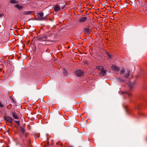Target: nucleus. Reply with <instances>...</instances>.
I'll return each instance as SVG.
<instances>
[{
	"instance_id": "9b49d317",
	"label": "nucleus",
	"mask_w": 147,
	"mask_h": 147,
	"mask_svg": "<svg viewBox=\"0 0 147 147\" xmlns=\"http://www.w3.org/2000/svg\"><path fill=\"white\" fill-rule=\"evenodd\" d=\"M127 73L125 74V77L128 78L130 75V71L129 69H127Z\"/></svg>"
},
{
	"instance_id": "1a4fd4ad",
	"label": "nucleus",
	"mask_w": 147,
	"mask_h": 147,
	"mask_svg": "<svg viewBox=\"0 0 147 147\" xmlns=\"http://www.w3.org/2000/svg\"><path fill=\"white\" fill-rule=\"evenodd\" d=\"M87 17H83L80 19L79 21L80 22H84L87 20Z\"/></svg>"
},
{
	"instance_id": "f257e3e1",
	"label": "nucleus",
	"mask_w": 147,
	"mask_h": 147,
	"mask_svg": "<svg viewBox=\"0 0 147 147\" xmlns=\"http://www.w3.org/2000/svg\"><path fill=\"white\" fill-rule=\"evenodd\" d=\"M4 118V119L8 122L11 124L13 123V119L12 117L9 116H5Z\"/></svg>"
},
{
	"instance_id": "20e7f679",
	"label": "nucleus",
	"mask_w": 147,
	"mask_h": 147,
	"mask_svg": "<svg viewBox=\"0 0 147 147\" xmlns=\"http://www.w3.org/2000/svg\"><path fill=\"white\" fill-rule=\"evenodd\" d=\"M60 7L58 5H55L54 7V10L55 11H57L60 10Z\"/></svg>"
},
{
	"instance_id": "7ed1b4c3",
	"label": "nucleus",
	"mask_w": 147,
	"mask_h": 147,
	"mask_svg": "<svg viewBox=\"0 0 147 147\" xmlns=\"http://www.w3.org/2000/svg\"><path fill=\"white\" fill-rule=\"evenodd\" d=\"M111 68L113 70L116 71H118L119 70V67L115 65L112 66Z\"/></svg>"
},
{
	"instance_id": "4be33fe9",
	"label": "nucleus",
	"mask_w": 147,
	"mask_h": 147,
	"mask_svg": "<svg viewBox=\"0 0 147 147\" xmlns=\"http://www.w3.org/2000/svg\"><path fill=\"white\" fill-rule=\"evenodd\" d=\"M0 107H3V106L2 104L0 102Z\"/></svg>"
},
{
	"instance_id": "a211bd4d",
	"label": "nucleus",
	"mask_w": 147,
	"mask_h": 147,
	"mask_svg": "<svg viewBox=\"0 0 147 147\" xmlns=\"http://www.w3.org/2000/svg\"><path fill=\"white\" fill-rule=\"evenodd\" d=\"M10 99L13 102H15V101L14 100V99L12 96L10 97Z\"/></svg>"
},
{
	"instance_id": "39448f33",
	"label": "nucleus",
	"mask_w": 147,
	"mask_h": 147,
	"mask_svg": "<svg viewBox=\"0 0 147 147\" xmlns=\"http://www.w3.org/2000/svg\"><path fill=\"white\" fill-rule=\"evenodd\" d=\"M106 74V71L104 70V69L101 70L100 73V75L101 76H102L105 75Z\"/></svg>"
},
{
	"instance_id": "393cba45",
	"label": "nucleus",
	"mask_w": 147,
	"mask_h": 147,
	"mask_svg": "<svg viewBox=\"0 0 147 147\" xmlns=\"http://www.w3.org/2000/svg\"><path fill=\"white\" fill-rule=\"evenodd\" d=\"M146 140L147 141V138H146Z\"/></svg>"
},
{
	"instance_id": "f8f14e48",
	"label": "nucleus",
	"mask_w": 147,
	"mask_h": 147,
	"mask_svg": "<svg viewBox=\"0 0 147 147\" xmlns=\"http://www.w3.org/2000/svg\"><path fill=\"white\" fill-rule=\"evenodd\" d=\"M32 12V11H26L23 13V15H29Z\"/></svg>"
},
{
	"instance_id": "5701e85b",
	"label": "nucleus",
	"mask_w": 147,
	"mask_h": 147,
	"mask_svg": "<svg viewBox=\"0 0 147 147\" xmlns=\"http://www.w3.org/2000/svg\"><path fill=\"white\" fill-rule=\"evenodd\" d=\"M127 93L129 96H130L131 95V93L130 92H127Z\"/></svg>"
},
{
	"instance_id": "ddd939ff",
	"label": "nucleus",
	"mask_w": 147,
	"mask_h": 147,
	"mask_svg": "<svg viewBox=\"0 0 147 147\" xmlns=\"http://www.w3.org/2000/svg\"><path fill=\"white\" fill-rule=\"evenodd\" d=\"M96 68L98 69L99 70L101 71L104 69V67L102 66H98L96 67Z\"/></svg>"
},
{
	"instance_id": "f03ea898",
	"label": "nucleus",
	"mask_w": 147,
	"mask_h": 147,
	"mask_svg": "<svg viewBox=\"0 0 147 147\" xmlns=\"http://www.w3.org/2000/svg\"><path fill=\"white\" fill-rule=\"evenodd\" d=\"M83 73V72L81 70H78L76 71V75L78 76H82Z\"/></svg>"
},
{
	"instance_id": "9d476101",
	"label": "nucleus",
	"mask_w": 147,
	"mask_h": 147,
	"mask_svg": "<svg viewBox=\"0 0 147 147\" xmlns=\"http://www.w3.org/2000/svg\"><path fill=\"white\" fill-rule=\"evenodd\" d=\"M15 7L19 10L22 9L24 7L23 6L20 5L19 4L16 5Z\"/></svg>"
},
{
	"instance_id": "0eeeda50",
	"label": "nucleus",
	"mask_w": 147,
	"mask_h": 147,
	"mask_svg": "<svg viewBox=\"0 0 147 147\" xmlns=\"http://www.w3.org/2000/svg\"><path fill=\"white\" fill-rule=\"evenodd\" d=\"M47 36H45L39 37V39L41 41H44L47 40Z\"/></svg>"
},
{
	"instance_id": "423d86ee",
	"label": "nucleus",
	"mask_w": 147,
	"mask_h": 147,
	"mask_svg": "<svg viewBox=\"0 0 147 147\" xmlns=\"http://www.w3.org/2000/svg\"><path fill=\"white\" fill-rule=\"evenodd\" d=\"M12 115L13 117L15 119H19L18 116L15 112H13L12 113Z\"/></svg>"
},
{
	"instance_id": "6ab92c4d",
	"label": "nucleus",
	"mask_w": 147,
	"mask_h": 147,
	"mask_svg": "<svg viewBox=\"0 0 147 147\" xmlns=\"http://www.w3.org/2000/svg\"><path fill=\"white\" fill-rule=\"evenodd\" d=\"M15 122L16 123L18 124V125H20V121H15Z\"/></svg>"
},
{
	"instance_id": "b1692460",
	"label": "nucleus",
	"mask_w": 147,
	"mask_h": 147,
	"mask_svg": "<svg viewBox=\"0 0 147 147\" xmlns=\"http://www.w3.org/2000/svg\"><path fill=\"white\" fill-rule=\"evenodd\" d=\"M3 14H0V17H1L3 16Z\"/></svg>"
},
{
	"instance_id": "aec40b11",
	"label": "nucleus",
	"mask_w": 147,
	"mask_h": 147,
	"mask_svg": "<svg viewBox=\"0 0 147 147\" xmlns=\"http://www.w3.org/2000/svg\"><path fill=\"white\" fill-rule=\"evenodd\" d=\"M21 131L23 132V133H24L25 132V130L23 127H21Z\"/></svg>"
},
{
	"instance_id": "6e6552de",
	"label": "nucleus",
	"mask_w": 147,
	"mask_h": 147,
	"mask_svg": "<svg viewBox=\"0 0 147 147\" xmlns=\"http://www.w3.org/2000/svg\"><path fill=\"white\" fill-rule=\"evenodd\" d=\"M84 32L87 34H89L91 32V30L89 28H84Z\"/></svg>"
},
{
	"instance_id": "4468645a",
	"label": "nucleus",
	"mask_w": 147,
	"mask_h": 147,
	"mask_svg": "<svg viewBox=\"0 0 147 147\" xmlns=\"http://www.w3.org/2000/svg\"><path fill=\"white\" fill-rule=\"evenodd\" d=\"M10 3L13 4H15L18 3V2L16 0H10Z\"/></svg>"
},
{
	"instance_id": "412c9836",
	"label": "nucleus",
	"mask_w": 147,
	"mask_h": 147,
	"mask_svg": "<svg viewBox=\"0 0 147 147\" xmlns=\"http://www.w3.org/2000/svg\"><path fill=\"white\" fill-rule=\"evenodd\" d=\"M107 55L109 57L110 59H111V55L108 53H107Z\"/></svg>"
},
{
	"instance_id": "2eb2a0df",
	"label": "nucleus",
	"mask_w": 147,
	"mask_h": 147,
	"mask_svg": "<svg viewBox=\"0 0 147 147\" xmlns=\"http://www.w3.org/2000/svg\"><path fill=\"white\" fill-rule=\"evenodd\" d=\"M125 69L124 68H122L120 71V73L121 74H123L124 72H125Z\"/></svg>"
},
{
	"instance_id": "f3484780",
	"label": "nucleus",
	"mask_w": 147,
	"mask_h": 147,
	"mask_svg": "<svg viewBox=\"0 0 147 147\" xmlns=\"http://www.w3.org/2000/svg\"><path fill=\"white\" fill-rule=\"evenodd\" d=\"M63 73L65 75H67V71L66 69H63Z\"/></svg>"
},
{
	"instance_id": "dca6fc26",
	"label": "nucleus",
	"mask_w": 147,
	"mask_h": 147,
	"mask_svg": "<svg viewBox=\"0 0 147 147\" xmlns=\"http://www.w3.org/2000/svg\"><path fill=\"white\" fill-rule=\"evenodd\" d=\"M38 14L39 15L40 17H42L43 16V13L42 12H40L38 13Z\"/></svg>"
}]
</instances>
